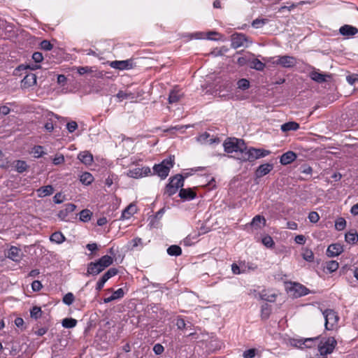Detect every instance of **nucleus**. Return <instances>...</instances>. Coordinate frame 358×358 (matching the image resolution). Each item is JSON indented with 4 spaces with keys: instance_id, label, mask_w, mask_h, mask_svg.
I'll list each match as a JSON object with an SVG mask.
<instances>
[{
    "instance_id": "obj_1",
    "label": "nucleus",
    "mask_w": 358,
    "mask_h": 358,
    "mask_svg": "<svg viewBox=\"0 0 358 358\" xmlns=\"http://www.w3.org/2000/svg\"><path fill=\"white\" fill-rule=\"evenodd\" d=\"M223 146L226 152H235L236 156H238L240 151L245 148V142L242 139L229 138L224 141Z\"/></svg>"
},
{
    "instance_id": "obj_2",
    "label": "nucleus",
    "mask_w": 358,
    "mask_h": 358,
    "mask_svg": "<svg viewBox=\"0 0 358 358\" xmlns=\"http://www.w3.org/2000/svg\"><path fill=\"white\" fill-rule=\"evenodd\" d=\"M174 160L171 157L169 159H164L160 164H155L153 166L154 174H157L162 179H165L170 171V169L173 167Z\"/></svg>"
},
{
    "instance_id": "obj_3",
    "label": "nucleus",
    "mask_w": 358,
    "mask_h": 358,
    "mask_svg": "<svg viewBox=\"0 0 358 358\" xmlns=\"http://www.w3.org/2000/svg\"><path fill=\"white\" fill-rule=\"evenodd\" d=\"M183 185L184 177L180 174H177L169 179V182L166 186L164 194L171 196L176 194L178 189Z\"/></svg>"
},
{
    "instance_id": "obj_4",
    "label": "nucleus",
    "mask_w": 358,
    "mask_h": 358,
    "mask_svg": "<svg viewBox=\"0 0 358 358\" xmlns=\"http://www.w3.org/2000/svg\"><path fill=\"white\" fill-rule=\"evenodd\" d=\"M324 317V327L327 331L333 330L337 325L339 317L336 311L332 309H326L322 311Z\"/></svg>"
},
{
    "instance_id": "obj_5",
    "label": "nucleus",
    "mask_w": 358,
    "mask_h": 358,
    "mask_svg": "<svg viewBox=\"0 0 358 358\" xmlns=\"http://www.w3.org/2000/svg\"><path fill=\"white\" fill-rule=\"evenodd\" d=\"M336 345L337 341L334 337L322 338L317 345L318 351L320 355L326 356L334 351Z\"/></svg>"
},
{
    "instance_id": "obj_6",
    "label": "nucleus",
    "mask_w": 358,
    "mask_h": 358,
    "mask_svg": "<svg viewBox=\"0 0 358 358\" xmlns=\"http://www.w3.org/2000/svg\"><path fill=\"white\" fill-rule=\"evenodd\" d=\"M271 59H273L271 62L273 64L287 69L292 68L297 64L296 58L289 55L278 56Z\"/></svg>"
},
{
    "instance_id": "obj_7",
    "label": "nucleus",
    "mask_w": 358,
    "mask_h": 358,
    "mask_svg": "<svg viewBox=\"0 0 358 358\" xmlns=\"http://www.w3.org/2000/svg\"><path fill=\"white\" fill-rule=\"evenodd\" d=\"M151 173V169L148 166H144L142 168L136 167L132 169L128 170L127 175V176L133 178H140L145 177Z\"/></svg>"
},
{
    "instance_id": "obj_8",
    "label": "nucleus",
    "mask_w": 358,
    "mask_h": 358,
    "mask_svg": "<svg viewBox=\"0 0 358 358\" xmlns=\"http://www.w3.org/2000/svg\"><path fill=\"white\" fill-rule=\"evenodd\" d=\"M110 66L119 70H128L133 68L134 63L132 59L122 61L115 60L110 63Z\"/></svg>"
},
{
    "instance_id": "obj_9",
    "label": "nucleus",
    "mask_w": 358,
    "mask_h": 358,
    "mask_svg": "<svg viewBox=\"0 0 358 358\" xmlns=\"http://www.w3.org/2000/svg\"><path fill=\"white\" fill-rule=\"evenodd\" d=\"M236 159L241 162H254V157L252 150V147L248 148L245 144V148L241 150L238 156L234 157Z\"/></svg>"
},
{
    "instance_id": "obj_10",
    "label": "nucleus",
    "mask_w": 358,
    "mask_h": 358,
    "mask_svg": "<svg viewBox=\"0 0 358 358\" xmlns=\"http://www.w3.org/2000/svg\"><path fill=\"white\" fill-rule=\"evenodd\" d=\"M248 41L247 36L241 33H235L231 36V47L234 49L244 46Z\"/></svg>"
},
{
    "instance_id": "obj_11",
    "label": "nucleus",
    "mask_w": 358,
    "mask_h": 358,
    "mask_svg": "<svg viewBox=\"0 0 358 358\" xmlns=\"http://www.w3.org/2000/svg\"><path fill=\"white\" fill-rule=\"evenodd\" d=\"M37 77L36 74L30 73L27 74L21 81V88L28 89L36 85Z\"/></svg>"
},
{
    "instance_id": "obj_12",
    "label": "nucleus",
    "mask_w": 358,
    "mask_h": 358,
    "mask_svg": "<svg viewBox=\"0 0 358 358\" xmlns=\"http://www.w3.org/2000/svg\"><path fill=\"white\" fill-rule=\"evenodd\" d=\"M273 169V164L270 163H266L264 164H261L258 166V168L255 171V176L256 178H262L266 174L269 173Z\"/></svg>"
},
{
    "instance_id": "obj_13",
    "label": "nucleus",
    "mask_w": 358,
    "mask_h": 358,
    "mask_svg": "<svg viewBox=\"0 0 358 358\" xmlns=\"http://www.w3.org/2000/svg\"><path fill=\"white\" fill-rule=\"evenodd\" d=\"M339 33L347 38L355 36L358 33V29L349 24H345L340 27Z\"/></svg>"
},
{
    "instance_id": "obj_14",
    "label": "nucleus",
    "mask_w": 358,
    "mask_h": 358,
    "mask_svg": "<svg viewBox=\"0 0 358 358\" xmlns=\"http://www.w3.org/2000/svg\"><path fill=\"white\" fill-rule=\"evenodd\" d=\"M343 251V247L340 243H333L329 245L327 250V255L333 257L339 255Z\"/></svg>"
},
{
    "instance_id": "obj_15",
    "label": "nucleus",
    "mask_w": 358,
    "mask_h": 358,
    "mask_svg": "<svg viewBox=\"0 0 358 358\" xmlns=\"http://www.w3.org/2000/svg\"><path fill=\"white\" fill-rule=\"evenodd\" d=\"M6 257L15 262H19L22 258L21 250L15 246H11Z\"/></svg>"
},
{
    "instance_id": "obj_16",
    "label": "nucleus",
    "mask_w": 358,
    "mask_h": 358,
    "mask_svg": "<svg viewBox=\"0 0 358 358\" xmlns=\"http://www.w3.org/2000/svg\"><path fill=\"white\" fill-rule=\"evenodd\" d=\"M184 96L180 90L175 87L173 89L169 96V103L172 104L178 102Z\"/></svg>"
},
{
    "instance_id": "obj_17",
    "label": "nucleus",
    "mask_w": 358,
    "mask_h": 358,
    "mask_svg": "<svg viewBox=\"0 0 358 358\" xmlns=\"http://www.w3.org/2000/svg\"><path fill=\"white\" fill-rule=\"evenodd\" d=\"M76 208V206L73 203H66L64 205V208L59 210L57 215L62 220H64L70 213H72L75 210Z\"/></svg>"
},
{
    "instance_id": "obj_18",
    "label": "nucleus",
    "mask_w": 358,
    "mask_h": 358,
    "mask_svg": "<svg viewBox=\"0 0 358 358\" xmlns=\"http://www.w3.org/2000/svg\"><path fill=\"white\" fill-rule=\"evenodd\" d=\"M104 269L99 264L98 262H90L87 265V275H96Z\"/></svg>"
},
{
    "instance_id": "obj_19",
    "label": "nucleus",
    "mask_w": 358,
    "mask_h": 358,
    "mask_svg": "<svg viewBox=\"0 0 358 358\" xmlns=\"http://www.w3.org/2000/svg\"><path fill=\"white\" fill-rule=\"evenodd\" d=\"M296 159V155L292 151H288L282 155L280 159V162L282 165H287Z\"/></svg>"
},
{
    "instance_id": "obj_20",
    "label": "nucleus",
    "mask_w": 358,
    "mask_h": 358,
    "mask_svg": "<svg viewBox=\"0 0 358 358\" xmlns=\"http://www.w3.org/2000/svg\"><path fill=\"white\" fill-rule=\"evenodd\" d=\"M196 192H194L191 188H181L179 192V196L183 200H192L196 197Z\"/></svg>"
},
{
    "instance_id": "obj_21",
    "label": "nucleus",
    "mask_w": 358,
    "mask_h": 358,
    "mask_svg": "<svg viewBox=\"0 0 358 358\" xmlns=\"http://www.w3.org/2000/svg\"><path fill=\"white\" fill-rule=\"evenodd\" d=\"M78 159L85 165H91L93 162V156L88 151L80 152L78 155Z\"/></svg>"
},
{
    "instance_id": "obj_22",
    "label": "nucleus",
    "mask_w": 358,
    "mask_h": 358,
    "mask_svg": "<svg viewBox=\"0 0 358 358\" xmlns=\"http://www.w3.org/2000/svg\"><path fill=\"white\" fill-rule=\"evenodd\" d=\"M310 78L318 83H322L327 81V78L330 77L329 75L325 73H319L317 71H313L310 73Z\"/></svg>"
},
{
    "instance_id": "obj_23",
    "label": "nucleus",
    "mask_w": 358,
    "mask_h": 358,
    "mask_svg": "<svg viewBox=\"0 0 358 358\" xmlns=\"http://www.w3.org/2000/svg\"><path fill=\"white\" fill-rule=\"evenodd\" d=\"M299 129V124L294 121L286 122L281 125L280 129L282 132H288L290 131H296Z\"/></svg>"
},
{
    "instance_id": "obj_24",
    "label": "nucleus",
    "mask_w": 358,
    "mask_h": 358,
    "mask_svg": "<svg viewBox=\"0 0 358 358\" xmlns=\"http://www.w3.org/2000/svg\"><path fill=\"white\" fill-rule=\"evenodd\" d=\"M266 220L264 216L257 215L255 216L251 222V225L257 229H260L266 225Z\"/></svg>"
},
{
    "instance_id": "obj_25",
    "label": "nucleus",
    "mask_w": 358,
    "mask_h": 358,
    "mask_svg": "<svg viewBox=\"0 0 358 358\" xmlns=\"http://www.w3.org/2000/svg\"><path fill=\"white\" fill-rule=\"evenodd\" d=\"M99 264L103 268H106L113 263V257L110 255H104L97 260Z\"/></svg>"
},
{
    "instance_id": "obj_26",
    "label": "nucleus",
    "mask_w": 358,
    "mask_h": 358,
    "mask_svg": "<svg viewBox=\"0 0 358 358\" xmlns=\"http://www.w3.org/2000/svg\"><path fill=\"white\" fill-rule=\"evenodd\" d=\"M252 150L253 153L254 157V161L256 159L264 157L270 155L271 151L264 150V149H260V148H255L252 147Z\"/></svg>"
},
{
    "instance_id": "obj_27",
    "label": "nucleus",
    "mask_w": 358,
    "mask_h": 358,
    "mask_svg": "<svg viewBox=\"0 0 358 358\" xmlns=\"http://www.w3.org/2000/svg\"><path fill=\"white\" fill-rule=\"evenodd\" d=\"M54 192V189L51 185H46L40 187L38 190V195L40 197H44L46 196L51 195Z\"/></svg>"
},
{
    "instance_id": "obj_28",
    "label": "nucleus",
    "mask_w": 358,
    "mask_h": 358,
    "mask_svg": "<svg viewBox=\"0 0 358 358\" xmlns=\"http://www.w3.org/2000/svg\"><path fill=\"white\" fill-rule=\"evenodd\" d=\"M293 288L295 291V296L296 297L305 296L309 293L308 289L301 284H294Z\"/></svg>"
},
{
    "instance_id": "obj_29",
    "label": "nucleus",
    "mask_w": 358,
    "mask_h": 358,
    "mask_svg": "<svg viewBox=\"0 0 358 358\" xmlns=\"http://www.w3.org/2000/svg\"><path fill=\"white\" fill-rule=\"evenodd\" d=\"M135 206L130 204L122 211L121 218L129 219L135 213Z\"/></svg>"
},
{
    "instance_id": "obj_30",
    "label": "nucleus",
    "mask_w": 358,
    "mask_h": 358,
    "mask_svg": "<svg viewBox=\"0 0 358 358\" xmlns=\"http://www.w3.org/2000/svg\"><path fill=\"white\" fill-rule=\"evenodd\" d=\"M94 180L93 176L88 172L83 173L80 177V181L85 185H90Z\"/></svg>"
},
{
    "instance_id": "obj_31",
    "label": "nucleus",
    "mask_w": 358,
    "mask_h": 358,
    "mask_svg": "<svg viewBox=\"0 0 358 358\" xmlns=\"http://www.w3.org/2000/svg\"><path fill=\"white\" fill-rule=\"evenodd\" d=\"M50 240L52 242L56 243L57 244H60L65 241V237L62 233H61L59 231H56V232H54L50 236Z\"/></svg>"
},
{
    "instance_id": "obj_32",
    "label": "nucleus",
    "mask_w": 358,
    "mask_h": 358,
    "mask_svg": "<svg viewBox=\"0 0 358 358\" xmlns=\"http://www.w3.org/2000/svg\"><path fill=\"white\" fill-rule=\"evenodd\" d=\"M167 253L170 256H179L182 254V249L177 245H172L167 249Z\"/></svg>"
},
{
    "instance_id": "obj_33",
    "label": "nucleus",
    "mask_w": 358,
    "mask_h": 358,
    "mask_svg": "<svg viewBox=\"0 0 358 358\" xmlns=\"http://www.w3.org/2000/svg\"><path fill=\"white\" fill-rule=\"evenodd\" d=\"M249 66L250 68L257 71H263L265 67V64L258 59H253L252 61H250Z\"/></svg>"
},
{
    "instance_id": "obj_34",
    "label": "nucleus",
    "mask_w": 358,
    "mask_h": 358,
    "mask_svg": "<svg viewBox=\"0 0 358 358\" xmlns=\"http://www.w3.org/2000/svg\"><path fill=\"white\" fill-rule=\"evenodd\" d=\"M345 238L347 243L354 244L358 241V234L356 231H349Z\"/></svg>"
},
{
    "instance_id": "obj_35",
    "label": "nucleus",
    "mask_w": 358,
    "mask_h": 358,
    "mask_svg": "<svg viewBox=\"0 0 358 358\" xmlns=\"http://www.w3.org/2000/svg\"><path fill=\"white\" fill-rule=\"evenodd\" d=\"M320 337H315V338H304V349L305 348H311L317 345V341L319 340Z\"/></svg>"
},
{
    "instance_id": "obj_36",
    "label": "nucleus",
    "mask_w": 358,
    "mask_h": 358,
    "mask_svg": "<svg viewBox=\"0 0 358 358\" xmlns=\"http://www.w3.org/2000/svg\"><path fill=\"white\" fill-rule=\"evenodd\" d=\"M210 136L208 132H204L198 137V141L201 143H208L209 144H212L213 143L215 142V139L211 138L210 140H208Z\"/></svg>"
},
{
    "instance_id": "obj_37",
    "label": "nucleus",
    "mask_w": 358,
    "mask_h": 358,
    "mask_svg": "<svg viewBox=\"0 0 358 358\" xmlns=\"http://www.w3.org/2000/svg\"><path fill=\"white\" fill-rule=\"evenodd\" d=\"M289 344L292 347L303 350L304 349V338H291L289 339Z\"/></svg>"
},
{
    "instance_id": "obj_38",
    "label": "nucleus",
    "mask_w": 358,
    "mask_h": 358,
    "mask_svg": "<svg viewBox=\"0 0 358 358\" xmlns=\"http://www.w3.org/2000/svg\"><path fill=\"white\" fill-rule=\"evenodd\" d=\"M62 324L64 328L70 329L76 326L77 320L73 318H65L62 320Z\"/></svg>"
},
{
    "instance_id": "obj_39",
    "label": "nucleus",
    "mask_w": 358,
    "mask_h": 358,
    "mask_svg": "<svg viewBox=\"0 0 358 358\" xmlns=\"http://www.w3.org/2000/svg\"><path fill=\"white\" fill-rule=\"evenodd\" d=\"M241 265L242 267L241 271H243V273L249 272L250 271H255L257 268V266L251 264L246 263L245 262H241Z\"/></svg>"
},
{
    "instance_id": "obj_40",
    "label": "nucleus",
    "mask_w": 358,
    "mask_h": 358,
    "mask_svg": "<svg viewBox=\"0 0 358 358\" xmlns=\"http://www.w3.org/2000/svg\"><path fill=\"white\" fill-rule=\"evenodd\" d=\"M92 213L88 209H85L80 213V220L84 222H88L92 217Z\"/></svg>"
},
{
    "instance_id": "obj_41",
    "label": "nucleus",
    "mask_w": 358,
    "mask_h": 358,
    "mask_svg": "<svg viewBox=\"0 0 358 358\" xmlns=\"http://www.w3.org/2000/svg\"><path fill=\"white\" fill-rule=\"evenodd\" d=\"M42 310L38 306H34L30 310V315L31 318L37 320L41 317Z\"/></svg>"
},
{
    "instance_id": "obj_42",
    "label": "nucleus",
    "mask_w": 358,
    "mask_h": 358,
    "mask_svg": "<svg viewBox=\"0 0 358 358\" xmlns=\"http://www.w3.org/2000/svg\"><path fill=\"white\" fill-rule=\"evenodd\" d=\"M116 96L120 99V101L124 99H129L134 97L131 92H126L124 91H119L116 94Z\"/></svg>"
},
{
    "instance_id": "obj_43",
    "label": "nucleus",
    "mask_w": 358,
    "mask_h": 358,
    "mask_svg": "<svg viewBox=\"0 0 358 358\" xmlns=\"http://www.w3.org/2000/svg\"><path fill=\"white\" fill-rule=\"evenodd\" d=\"M326 268L330 273H333L338 268V263L334 260L329 261L327 263Z\"/></svg>"
},
{
    "instance_id": "obj_44",
    "label": "nucleus",
    "mask_w": 358,
    "mask_h": 358,
    "mask_svg": "<svg viewBox=\"0 0 358 358\" xmlns=\"http://www.w3.org/2000/svg\"><path fill=\"white\" fill-rule=\"evenodd\" d=\"M346 226V221L343 217H339L336 220L335 222V227L338 231H342L345 229Z\"/></svg>"
},
{
    "instance_id": "obj_45",
    "label": "nucleus",
    "mask_w": 358,
    "mask_h": 358,
    "mask_svg": "<svg viewBox=\"0 0 358 358\" xmlns=\"http://www.w3.org/2000/svg\"><path fill=\"white\" fill-rule=\"evenodd\" d=\"M75 297L73 293L69 292L64 296L62 301L65 304L70 306L73 303Z\"/></svg>"
},
{
    "instance_id": "obj_46",
    "label": "nucleus",
    "mask_w": 358,
    "mask_h": 358,
    "mask_svg": "<svg viewBox=\"0 0 358 358\" xmlns=\"http://www.w3.org/2000/svg\"><path fill=\"white\" fill-rule=\"evenodd\" d=\"M302 256H303V258L306 261H307V262H313V260H314V254H313V252H312V250H308V249H306V250L303 252V253Z\"/></svg>"
},
{
    "instance_id": "obj_47",
    "label": "nucleus",
    "mask_w": 358,
    "mask_h": 358,
    "mask_svg": "<svg viewBox=\"0 0 358 358\" xmlns=\"http://www.w3.org/2000/svg\"><path fill=\"white\" fill-rule=\"evenodd\" d=\"M27 165L24 161L18 160L16 162L15 168L17 172L22 173L26 171Z\"/></svg>"
},
{
    "instance_id": "obj_48",
    "label": "nucleus",
    "mask_w": 358,
    "mask_h": 358,
    "mask_svg": "<svg viewBox=\"0 0 358 358\" xmlns=\"http://www.w3.org/2000/svg\"><path fill=\"white\" fill-rule=\"evenodd\" d=\"M237 85L239 89L245 90L249 88L250 82L247 79L242 78L238 81Z\"/></svg>"
},
{
    "instance_id": "obj_49",
    "label": "nucleus",
    "mask_w": 358,
    "mask_h": 358,
    "mask_svg": "<svg viewBox=\"0 0 358 358\" xmlns=\"http://www.w3.org/2000/svg\"><path fill=\"white\" fill-rule=\"evenodd\" d=\"M266 22V19H256L252 22V26L256 29H258L264 25Z\"/></svg>"
},
{
    "instance_id": "obj_50",
    "label": "nucleus",
    "mask_w": 358,
    "mask_h": 358,
    "mask_svg": "<svg viewBox=\"0 0 358 358\" xmlns=\"http://www.w3.org/2000/svg\"><path fill=\"white\" fill-rule=\"evenodd\" d=\"M308 219L310 222L316 223L319 221L320 216L317 212L312 211L308 215Z\"/></svg>"
},
{
    "instance_id": "obj_51",
    "label": "nucleus",
    "mask_w": 358,
    "mask_h": 358,
    "mask_svg": "<svg viewBox=\"0 0 358 358\" xmlns=\"http://www.w3.org/2000/svg\"><path fill=\"white\" fill-rule=\"evenodd\" d=\"M242 267L241 265V262H239V264L234 263L231 265V271L234 274L238 275L241 273H243V271H241Z\"/></svg>"
},
{
    "instance_id": "obj_52",
    "label": "nucleus",
    "mask_w": 358,
    "mask_h": 358,
    "mask_svg": "<svg viewBox=\"0 0 358 358\" xmlns=\"http://www.w3.org/2000/svg\"><path fill=\"white\" fill-rule=\"evenodd\" d=\"M262 243L268 248H271L274 245L272 238L266 236L262 238Z\"/></svg>"
},
{
    "instance_id": "obj_53",
    "label": "nucleus",
    "mask_w": 358,
    "mask_h": 358,
    "mask_svg": "<svg viewBox=\"0 0 358 358\" xmlns=\"http://www.w3.org/2000/svg\"><path fill=\"white\" fill-rule=\"evenodd\" d=\"M52 162L55 165H59L64 162V157L63 155H56L53 158Z\"/></svg>"
},
{
    "instance_id": "obj_54",
    "label": "nucleus",
    "mask_w": 358,
    "mask_h": 358,
    "mask_svg": "<svg viewBox=\"0 0 358 358\" xmlns=\"http://www.w3.org/2000/svg\"><path fill=\"white\" fill-rule=\"evenodd\" d=\"M33 152L35 155V157H40L44 154L43 148L40 145L35 146L33 149Z\"/></svg>"
},
{
    "instance_id": "obj_55",
    "label": "nucleus",
    "mask_w": 358,
    "mask_h": 358,
    "mask_svg": "<svg viewBox=\"0 0 358 358\" xmlns=\"http://www.w3.org/2000/svg\"><path fill=\"white\" fill-rule=\"evenodd\" d=\"M112 295L114 296L115 300L120 299L124 297V292L122 288H120V289H117L116 291L113 292Z\"/></svg>"
},
{
    "instance_id": "obj_56",
    "label": "nucleus",
    "mask_w": 358,
    "mask_h": 358,
    "mask_svg": "<svg viewBox=\"0 0 358 358\" xmlns=\"http://www.w3.org/2000/svg\"><path fill=\"white\" fill-rule=\"evenodd\" d=\"M259 295H260L261 299H262V300L270 301V302L275 301V294H271L270 296H268L266 294H264V292H262Z\"/></svg>"
},
{
    "instance_id": "obj_57",
    "label": "nucleus",
    "mask_w": 358,
    "mask_h": 358,
    "mask_svg": "<svg viewBox=\"0 0 358 358\" xmlns=\"http://www.w3.org/2000/svg\"><path fill=\"white\" fill-rule=\"evenodd\" d=\"M41 47L43 50H52V45L50 43V41H47V40H43L41 43Z\"/></svg>"
},
{
    "instance_id": "obj_58",
    "label": "nucleus",
    "mask_w": 358,
    "mask_h": 358,
    "mask_svg": "<svg viewBox=\"0 0 358 358\" xmlns=\"http://www.w3.org/2000/svg\"><path fill=\"white\" fill-rule=\"evenodd\" d=\"M66 128L70 133H73L78 128V124L75 121H71L67 123Z\"/></svg>"
},
{
    "instance_id": "obj_59",
    "label": "nucleus",
    "mask_w": 358,
    "mask_h": 358,
    "mask_svg": "<svg viewBox=\"0 0 358 358\" xmlns=\"http://www.w3.org/2000/svg\"><path fill=\"white\" fill-rule=\"evenodd\" d=\"M42 284L41 282V281L39 280H34L32 283H31V288L33 289V291L34 292H38L42 288Z\"/></svg>"
},
{
    "instance_id": "obj_60",
    "label": "nucleus",
    "mask_w": 358,
    "mask_h": 358,
    "mask_svg": "<svg viewBox=\"0 0 358 358\" xmlns=\"http://www.w3.org/2000/svg\"><path fill=\"white\" fill-rule=\"evenodd\" d=\"M164 350V347L159 343L155 344L153 347V351L157 355L162 354Z\"/></svg>"
},
{
    "instance_id": "obj_61",
    "label": "nucleus",
    "mask_w": 358,
    "mask_h": 358,
    "mask_svg": "<svg viewBox=\"0 0 358 358\" xmlns=\"http://www.w3.org/2000/svg\"><path fill=\"white\" fill-rule=\"evenodd\" d=\"M32 59L36 63H39L43 61V57L41 52H36L32 55Z\"/></svg>"
},
{
    "instance_id": "obj_62",
    "label": "nucleus",
    "mask_w": 358,
    "mask_h": 358,
    "mask_svg": "<svg viewBox=\"0 0 358 358\" xmlns=\"http://www.w3.org/2000/svg\"><path fill=\"white\" fill-rule=\"evenodd\" d=\"M269 314H270V309L268 308V306L267 304L262 306V315L263 318H264V319L268 318Z\"/></svg>"
},
{
    "instance_id": "obj_63",
    "label": "nucleus",
    "mask_w": 358,
    "mask_h": 358,
    "mask_svg": "<svg viewBox=\"0 0 358 358\" xmlns=\"http://www.w3.org/2000/svg\"><path fill=\"white\" fill-rule=\"evenodd\" d=\"M255 356V349H249L245 350L243 352L244 358H252Z\"/></svg>"
},
{
    "instance_id": "obj_64",
    "label": "nucleus",
    "mask_w": 358,
    "mask_h": 358,
    "mask_svg": "<svg viewBox=\"0 0 358 358\" xmlns=\"http://www.w3.org/2000/svg\"><path fill=\"white\" fill-rule=\"evenodd\" d=\"M347 80L350 85H354L356 82H358V74L347 76Z\"/></svg>"
}]
</instances>
